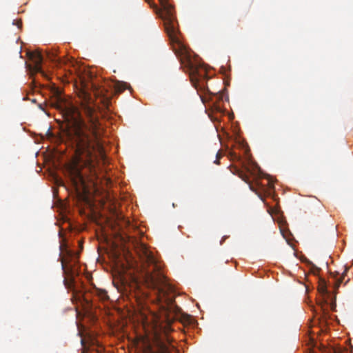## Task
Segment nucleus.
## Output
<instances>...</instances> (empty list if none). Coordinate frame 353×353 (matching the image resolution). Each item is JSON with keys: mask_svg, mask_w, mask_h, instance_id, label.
I'll return each mask as SVG.
<instances>
[{"mask_svg": "<svg viewBox=\"0 0 353 353\" xmlns=\"http://www.w3.org/2000/svg\"><path fill=\"white\" fill-rule=\"evenodd\" d=\"M80 108L87 122L83 119L79 108L62 95L61 90L54 88L52 106L62 115L61 139L74 150L79 161L90 163L97 155L103 158L104 149L101 142L103 129L99 120L97 107L87 93H82Z\"/></svg>", "mask_w": 353, "mask_h": 353, "instance_id": "nucleus-1", "label": "nucleus"}, {"mask_svg": "<svg viewBox=\"0 0 353 353\" xmlns=\"http://www.w3.org/2000/svg\"><path fill=\"white\" fill-rule=\"evenodd\" d=\"M137 254L139 263L134 268L133 279L136 284L157 290L159 294H165L166 278L162 272V265L145 245L141 244Z\"/></svg>", "mask_w": 353, "mask_h": 353, "instance_id": "nucleus-2", "label": "nucleus"}, {"mask_svg": "<svg viewBox=\"0 0 353 353\" xmlns=\"http://www.w3.org/2000/svg\"><path fill=\"white\" fill-rule=\"evenodd\" d=\"M159 2L161 8L159 10V14L163 21L165 30L170 43H181L178 36V23L174 6L170 0H159Z\"/></svg>", "mask_w": 353, "mask_h": 353, "instance_id": "nucleus-3", "label": "nucleus"}, {"mask_svg": "<svg viewBox=\"0 0 353 353\" xmlns=\"http://www.w3.org/2000/svg\"><path fill=\"white\" fill-rule=\"evenodd\" d=\"M162 329L164 332L163 337H161L157 333V331L154 334V343L157 349V351L154 350L150 345H148L144 353H171V349L174 348V346L170 342L167 335V333L170 330V325L167 323Z\"/></svg>", "mask_w": 353, "mask_h": 353, "instance_id": "nucleus-4", "label": "nucleus"}, {"mask_svg": "<svg viewBox=\"0 0 353 353\" xmlns=\"http://www.w3.org/2000/svg\"><path fill=\"white\" fill-rule=\"evenodd\" d=\"M28 59L32 61L33 65L30 66V69L35 72H42L41 64L43 62V57L39 52H29L28 53Z\"/></svg>", "mask_w": 353, "mask_h": 353, "instance_id": "nucleus-5", "label": "nucleus"}, {"mask_svg": "<svg viewBox=\"0 0 353 353\" xmlns=\"http://www.w3.org/2000/svg\"><path fill=\"white\" fill-rule=\"evenodd\" d=\"M230 171L234 174L237 175L239 178H241L243 181H244L245 183L249 184L250 190L255 192L256 190L254 189L253 186L251 185L250 181L249 175L247 172L242 170L241 169L239 168L237 166H232L230 168Z\"/></svg>", "mask_w": 353, "mask_h": 353, "instance_id": "nucleus-6", "label": "nucleus"}, {"mask_svg": "<svg viewBox=\"0 0 353 353\" xmlns=\"http://www.w3.org/2000/svg\"><path fill=\"white\" fill-rule=\"evenodd\" d=\"M69 171L71 176V180L75 186H77L79 183L83 182V178L80 170L77 168L72 166Z\"/></svg>", "mask_w": 353, "mask_h": 353, "instance_id": "nucleus-7", "label": "nucleus"}, {"mask_svg": "<svg viewBox=\"0 0 353 353\" xmlns=\"http://www.w3.org/2000/svg\"><path fill=\"white\" fill-rule=\"evenodd\" d=\"M61 267L63 274L69 279H73L76 275L74 268L72 265L67 264L63 259L61 260Z\"/></svg>", "mask_w": 353, "mask_h": 353, "instance_id": "nucleus-8", "label": "nucleus"}, {"mask_svg": "<svg viewBox=\"0 0 353 353\" xmlns=\"http://www.w3.org/2000/svg\"><path fill=\"white\" fill-rule=\"evenodd\" d=\"M92 294L97 296L101 301H104L108 299V296L105 290L95 288L92 290Z\"/></svg>", "mask_w": 353, "mask_h": 353, "instance_id": "nucleus-9", "label": "nucleus"}, {"mask_svg": "<svg viewBox=\"0 0 353 353\" xmlns=\"http://www.w3.org/2000/svg\"><path fill=\"white\" fill-rule=\"evenodd\" d=\"M348 270V268H345L343 270V273L341 274V276L338 277V275L334 276V290H336L341 285V284L343 283V279H345V276L347 274V272ZM339 274V273H337Z\"/></svg>", "mask_w": 353, "mask_h": 353, "instance_id": "nucleus-10", "label": "nucleus"}, {"mask_svg": "<svg viewBox=\"0 0 353 353\" xmlns=\"http://www.w3.org/2000/svg\"><path fill=\"white\" fill-rule=\"evenodd\" d=\"M48 57L52 61L57 64H61L62 61L61 58L58 57L54 52H49Z\"/></svg>", "mask_w": 353, "mask_h": 353, "instance_id": "nucleus-11", "label": "nucleus"}, {"mask_svg": "<svg viewBox=\"0 0 353 353\" xmlns=\"http://www.w3.org/2000/svg\"><path fill=\"white\" fill-rule=\"evenodd\" d=\"M212 109L213 111H215L217 112H222V107L219 104V102H217V101H212Z\"/></svg>", "mask_w": 353, "mask_h": 353, "instance_id": "nucleus-12", "label": "nucleus"}, {"mask_svg": "<svg viewBox=\"0 0 353 353\" xmlns=\"http://www.w3.org/2000/svg\"><path fill=\"white\" fill-rule=\"evenodd\" d=\"M221 154L218 152L216 155V160L214 161V163L216 164H219V159L221 158Z\"/></svg>", "mask_w": 353, "mask_h": 353, "instance_id": "nucleus-13", "label": "nucleus"}, {"mask_svg": "<svg viewBox=\"0 0 353 353\" xmlns=\"http://www.w3.org/2000/svg\"><path fill=\"white\" fill-rule=\"evenodd\" d=\"M83 300L85 301L88 305H92L91 301L88 299L87 295L83 296Z\"/></svg>", "mask_w": 353, "mask_h": 353, "instance_id": "nucleus-14", "label": "nucleus"}, {"mask_svg": "<svg viewBox=\"0 0 353 353\" xmlns=\"http://www.w3.org/2000/svg\"><path fill=\"white\" fill-rule=\"evenodd\" d=\"M320 290L321 291V292L323 293H325L327 292V289H326V286L325 285H323L320 288Z\"/></svg>", "mask_w": 353, "mask_h": 353, "instance_id": "nucleus-15", "label": "nucleus"}, {"mask_svg": "<svg viewBox=\"0 0 353 353\" xmlns=\"http://www.w3.org/2000/svg\"><path fill=\"white\" fill-rule=\"evenodd\" d=\"M145 1L148 2L149 4H150L152 2V0H145Z\"/></svg>", "mask_w": 353, "mask_h": 353, "instance_id": "nucleus-16", "label": "nucleus"}, {"mask_svg": "<svg viewBox=\"0 0 353 353\" xmlns=\"http://www.w3.org/2000/svg\"><path fill=\"white\" fill-rule=\"evenodd\" d=\"M246 170H247L248 172H250L249 168H246Z\"/></svg>", "mask_w": 353, "mask_h": 353, "instance_id": "nucleus-17", "label": "nucleus"}]
</instances>
